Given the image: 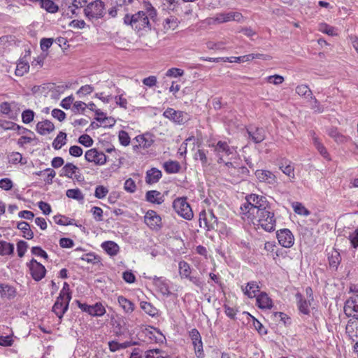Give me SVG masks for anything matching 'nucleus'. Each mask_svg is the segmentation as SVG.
Returning <instances> with one entry per match:
<instances>
[{"label": "nucleus", "instance_id": "obj_47", "mask_svg": "<svg viewBox=\"0 0 358 358\" xmlns=\"http://www.w3.org/2000/svg\"><path fill=\"white\" fill-rule=\"evenodd\" d=\"M34 112L32 110L27 109L22 113V120L24 124H29L34 120Z\"/></svg>", "mask_w": 358, "mask_h": 358}, {"label": "nucleus", "instance_id": "obj_19", "mask_svg": "<svg viewBox=\"0 0 358 358\" xmlns=\"http://www.w3.org/2000/svg\"><path fill=\"white\" fill-rule=\"evenodd\" d=\"M257 305L261 309L271 308L272 300L266 292H261L256 297Z\"/></svg>", "mask_w": 358, "mask_h": 358}, {"label": "nucleus", "instance_id": "obj_16", "mask_svg": "<svg viewBox=\"0 0 358 358\" xmlns=\"http://www.w3.org/2000/svg\"><path fill=\"white\" fill-rule=\"evenodd\" d=\"M242 290L245 295L252 299L258 296L257 293L260 291V287L256 281H250L247 283L245 287H242Z\"/></svg>", "mask_w": 358, "mask_h": 358}, {"label": "nucleus", "instance_id": "obj_43", "mask_svg": "<svg viewBox=\"0 0 358 358\" xmlns=\"http://www.w3.org/2000/svg\"><path fill=\"white\" fill-rule=\"evenodd\" d=\"M80 259L87 263L96 264L100 262L101 258L99 257V256L96 255L94 253L90 252L83 255L81 257Z\"/></svg>", "mask_w": 358, "mask_h": 358}, {"label": "nucleus", "instance_id": "obj_48", "mask_svg": "<svg viewBox=\"0 0 358 358\" xmlns=\"http://www.w3.org/2000/svg\"><path fill=\"white\" fill-rule=\"evenodd\" d=\"M96 120L103 124L104 127H111L115 124V120L112 117H96Z\"/></svg>", "mask_w": 358, "mask_h": 358}, {"label": "nucleus", "instance_id": "obj_40", "mask_svg": "<svg viewBox=\"0 0 358 358\" xmlns=\"http://www.w3.org/2000/svg\"><path fill=\"white\" fill-rule=\"evenodd\" d=\"M296 92L305 98H313L312 91L306 85H300L296 87Z\"/></svg>", "mask_w": 358, "mask_h": 358}, {"label": "nucleus", "instance_id": "obj_50", "mask_svg": "<svg viewBox=\"0 0 358 358\" xmlns=\"http://www.w3.org/2000/svg\"><path fill=\"white\" fill-rule=\"evenodd\" d=\"M87 3V0H73L72 3V6L69 8H71V11L72 15H78V13H76V10L83 8Z\"/></svg>", "mask_w": 358, "mask_h": 358}, {"label": "nucleus", "instance_id": "obj_27", "mask_svg": "<svg viewBox=\"0 0 358 358\" xmlns=\"http://www.w3.org/2000/svg\"><path fill=\"white\" fill-rule=\"evenodd\" d=\"M101 248L110 256L116 255L120 250L119 245L114 241H111L102 243Z\"/></svg>", "mask_w": 358, "mask_h": 358}, {"label": "nucleus", "instance_id": "obj_13", "mask_svg": "<svg viewBox=\"0 0 358 358\" xmlns=\"http://www.w3.org/2000/svg\"><path fill=\"white\" fill-rule=\"evenodd\" d=\"M144 221L151 229L159 230L162 227V218L155 210H148L144 217Z\"/></svg>", "mask_w": 358, "mask_h": 358}, {"label": "nucleus", "instance_id": "obj_60", "mask_svg": "<svg viewBox=\"0 0 358 358\" xmlns=\"http://www.w3.org/2000/svg\"><path fill=\"white\" fill-rule=\"evenodd\" d=\"M13 186V182L10 178H2L0 180V188L8 191L12 189Z\"/></svg>", "mask_w": 358, "mask_h": 358}, {"label": "nucleus", "instance_id": "obj_53", "mask_svg": "<svg viewBox=\"0 0 358 358\" xmlns=\"http://www.w3.org/2000/svg\"><path fill=\"white\" fill-rule=\"evenodd\" d=\"M319 30L323 33H325L329 36L336 35L335 28L326 24L322 23L320 24Z\"/></svg>", "mask_w": 358, "mask_h": 358}, {"label": "nucleus", "instance_id": "obj_63", "mask_svg": "<svg viewBox=\"0 0 358 358\" xmlns=\"http://www.w3.org/2000/svg\"><path fill=\"white\" fill-rule=\"evenodd\" d=\"M29 69V66L27 64L19 63L17 65L15 70L16 76H23L24 73H27Z\"/></svg>", "mask_w": 358, "mask_h": 358}, {"label": "nucleus", "instance_id": "obj_22", "mask_svg": "<svg viewBox=\"0 0 358 358\" xmlns=\"http://www.w3.org/2000/svg\"><path fill=\"white\" fill-rule=\"evenodd\" d=\"M145 199L150 203L156 204H161L164 201L162 193L157 190L148 191L145 194Z\"/></svg>", "mask_w": 358, "mask_h": 358}, {"label": "nucleus", "instance_id": "obj_64", "mask_svg": "<svg viewBox=\"0 0 358 358\" xmlns=\"http://www.w3.org/2000/svg\"><path fill=\"white\" fill-rule=\"evenodd\" d=\"M349 240L354 248L358 247V228L349 235Z\"/></svg>", "mask_w": 358, "mask_h": 358}, {"label": "nucleus", "instance_id": "obj_31", "mask_svg": "<svg viewBox=\"0 0 358 358\" xmlns=\"http://www.w3.org/2000/svg\"><path fill=\"white\" fill-rule=\"evenodd\" d=\"M164 168L168 173H176L180 171L181 166L176 161H169L164 164Z\"/></svg>", "mask_w": 358, "mask_h": 358}, {"label": "nucleus", "instance_id": "obj_46", "mask_svg": "<svg viewBox=\"0 0 358 358\" xmlns=\"http://www.w3.org/2000/svg\"><path fill=\"white\" fill-rule=\"evenodd\" d=\"M4 129H8V130H16V129H22V133H30L31 134H34V132L31 131V130L27 129V128H24L22 126H20L18 125L17 124L15 123V122H8L6 123V125L4 127Z\"/></svg>", "mask_w": 358, "mask_h": 358}, {"label": "nucleus", "instance_id": "obj_21", "mask_svg": "<svg viewBox=\"0 0 358 358\" xmlns=\"http://www.w3.org/2000/svg\"><path fill=\"white\" fill-rule=\"evenodd\" d=\"M55 129L54 124L50 120H45L39 122L36 124V131L41 135L50 134Z\"/></svg>", "mask_w": 358, "mask_h": 358}, {"label": "nucleus", "instance_id": "obj_49", "mask_svg": "<svg viewBox=\"0 0 358 358\" xmlns=\"http://www.w3.org/2000/svg\"><path fill=\"white\" fill-rule=\"evenodd\" d=\"M215 21L219 23H224L232 21L231 12L217 13L215 17Z\"/></svg>", "mask_w": 358, "mask_h": 358}, {"label": "nucleus", "instance_id": "obj_52", "mask_svg": "<svg viewBox=\"0 0 358 358\" xmlns=\"http://www.w3.org/2000/svg\"><path fill=\"white\" fill-rule=\"evenodd\" d=\"M28 248V244L24 241H19L17 243V255L20 257H24Z\"/></svg>", "mask_w": 358, "mask_h": 358}, {"label": "nucleus", "instance_id": "obj_18", "mask_svg": "<svg viewBox=\"0 0 358 358\" xmlns=\"http://www.w3.org/2000/svg\"><path fill=\"white\" fill-rule=\"evenodd\" d=\"M154 285L157 288V290L164 296H170L171 292L169 290V283L166 280L162 278L155 277L154 278Z\"/></svg>", "mask_w": 358, "mask_h": 358}, {"label": "nucleus", "instance_id": "obj_57", "mask_svg": "<svg viewBox=\"0 0 358 358\" xmlns=\"http://www.w3.org/2000/svg\"><path fill=\"white\" fill-rule=\"evenodd\" d=\"M22 155L20 153V152H12L10 154V155L9 156V161L12 163V164H17V163H21L22 164H26V161L25 162H22Z\"/></svg>", "mask_w": 358, "mask_h": 358}, {"label": "nucleus", "instance_id": "obj_29", "mask_svg": "<svg viewBox=\"0 0 358 358\" xmlns=\"http://www.w3.org/2000/svg\"><path fill=\"white\" fill-rule=\"evenodd\" d=\"M280 169L290 178H294V166L288 159H282L279 164Z\"/></svg>", "mask_w": 358, "mask_h": 358}, {"label": "nucleus", "instance_id": "obj_28", "mask_svg": "<svg viewBox=\"0 0 358 358\" xmlns=\"http://www.w3.org/2000/svg\"><path fill=\"white\" fill-rule=\"evenodd\" d=\"M17 228L22 232V236L24 238L30 240L34 238V232L31 229L30 225L28 222L24 221L20 222L17 224Z\"/></svg>", "mask_w": 358, "mask_h": 358}, {"label": "nucleus", "instance_id": "obj_44", "mask_svg": "<svg viewBox=\"0 0 358 358\" xmlns=\"http://www.w3.org/2000/svg\"><path fill=\"white\" fill-rule=\"evenodd\" d=\"M292 207L294 208V212L296 214L301 215H305L308 216L310 214V211L306 209L302 203L299 202H294L292 203Z\"/></svg>", "mask_w": 358, "mask_h": 358}, {"label": "nucleus", "instance_id": "obj_6", "mask_svg": "<svg viewBox=\"0 0 358 358\" xmlns=\"http://www.w3.org/2000/svg\"><path fill=\"white\" fill-rule=\"evenodd\" d=\"M104 9V3L101 0H96L86 6L84 13L89 20L99 19L103 17Z\"/></svg>", "mask_w": 358, "mask_h": 358}, {"label": "nucleus", "instance_id": "obj_17", "mask_svg": "<svg viewBox=\"0 0 358 358\" xmlns=\"http://www.w3.org/2000/svg\"><path fill=\"white\" fill-rule=\"evenodd\" d=\"M17 295L16 289L8 284H0V296L8 300L14 299Z\"/></svg>", "mask_w": 358, "mask_h": 358}, {"label": "nucleus", "instance_id": "obj_7", "mask_svg": "<svg viewBox=\"0 0 358 358\" xmlns=\"http://www.w3.org/2000/svg\"><path fill=\"white\" fill-rule=\"evenodd\" d=\"M163 116L179 125L185 124L191 118L190 115L187 113L181 110H176L171 108H168L163 113Z\"/></svg>", "mask_w": 358, "mask_h": 358}, {"label": "nucleus", "instance_id": "obj_55", "mask_svg": "<svg viewBox=\"0 0 358 358\" xmlns=\"http://www.w3.org/2000/svg\"><path fill=\"white\" fill-rule=\"evenodd\" d=\"M108 193V188L102 185H99L95 189L94 196L98 199H103L107 195Z\"/></svg>", "mask_w": 358, "mask_h": 358}, {"label": "nucleus", "instance_id": "obj_5", "mask_svg": "<svg viewBox=\"0 0 358 358\" xmlns=\"http://www.w3.org/2000/svg\"><path fill=\"white\" fill-rule=\"evenodd\" d=\"M173 208L178 215L185 220H191L194 217L193 211L186 197H178L174 199Z\"/></svg>", "mask_w": 358, "mask_h": 358}, {"label": "nucleus", "instance_id": "obj_51", "mask_svg": "<svg viewBox=\"0 0 358 358\" xmlns=\"http://www.w3.org/2000/svg\"><path fill=\"white\" fill-rule=\"evenodd\" d=\"M136 140L138 142V145L144 148L150 147L153 142L152 140L147 139L144 136H138Z\"/></svg>", "mask_w": 358, "mask_h": 358}, {"label": "nucleus", "instance_id": "obj_39", "mask_svg": "<svg viewBox=\"0 0 358 358\" xmlns=\"http://www.w3.org/2000/svg\"><path fill=\"white\" fill-rule=\"evenodd\" d=\"M78 167L72 163H67L62 168V173L61 176H65L69 178H72L76 171L78 170Z\"/></svg>", "mask_w": 358, "mask_h": 358}, {"label": "nucleus", "instance_id": "obj_36", "mask_svg": "<svg viewBox=\"0 0 358 358\" xmlns=\"http://www.w3.org/2000/svg\"><path fill=\"white\" fill-rule=\"evenodd\" d=\"M66 134L60 131L59 134L57 136V137L55 138V140L52 142V147L55 150H59L62 148L63 145L66 144Z\"/></svg>", "mask_w": 358, "mask_h": 358}, {"label": "nucleus", "instance_id": "obj_59", "mask_svg": "<svg viewBox=\"0 0 358 358\" xmlns=\"http://www.w3.org/2000/svg\"><path fill=\"white\" fill-rule=\"evenodd\" d=\"M124 188L127 192L134 193L136 189V185L131 178H129L125 181Z\"/></svg>", "mask_w": 358, "mask_h": 358}, {"label": "nucleus", "instance_id": "obj_38", "mask_svg": "<svg viewBox=\"0 0 358 358\" xmlns=\"http://www.w3.org/2000/svg\"><path fill=\"white\" fill-rule=\"evenodd\" d=\"M329 135L333 138L336 142L343 143L347 141V137L338 132L336 128H331L328 132Z\"/></svg>", "mask_w": 358, "mask_h": 358}, {"label": "nucleus", "instance_id": "obj_32", "mask_svg": "<svg viewBox=\"0 0 358 358\" xmlns=\"http://www.w3.org/2000/svg\"><path fill=\"white\" fill-rule=\"evenodd\" d=\"M140 306L148 315L155 317L158 314V310L150 302L141 301Z\"/></svg>", "mask_w": 358, "mask_h": 358}, {"label": "nucleus", "instance_id": "obj_30", "mask_svg": "<svg viewBox=\"0 0 358 358\" xmlns=\"http://www.w3.org/2000/svg\"><path fill=\"white\" fill-rule=\"evenodd\" d=\"M117 301L126 313H131L134 310V304L124 296H119Z\"/></svg>", "mask_w": 358, "mask_h": 358}, {"label": "nucleus", "instance_id": "obj_54", "mask_svg": "<svg viewBox=\"0 0 358 358\" xmlns=\"http://www.w3.org/2000/svg\"><path fill=\"white\" fill-rule=\"evenodd\" d=\"M119 141L121 145L127 146L130 143V137L128 133L124 130H121L118 135Z\"/></svg>", "mask_w": 358, "mask_h": 358}, {"label": "nucleus", "instance_id": "obj_45", "mask_svg": "<svg viewBox=\"0 0 358 358\" xmlns=\"http://www.w3.org/2000/svg\"><path fill=\"white\" fill-rule=\"evenodd\" d=\"M58 297H59V299H64L65 301L70 302L71 299V292L69 290V285L67 282L64 283Z\"/></svg>", "mask_w": 358, "mask_h": 358}, {"label": "nucleus", "instance_id": "obj_24", "mask_svg": "<svg viewBox=\"0 0 358 358\" xmlns=\"http://www.w3.org/2000/svg\"><path fill=\"white\" fill-rule=\"evenodd\" d=\"M162 171L157 168H152L146 172L145 182L148 184H153L157 182L162 178Z\"/></svg>", "mask_w": 358, "mask_h": 358}, {"label": "nucleus", "instance_id": "obj_25", "mask_svg": "<svg viewBox=\"0 0 358 358\" xmlns=\"http://www.w3.org/2000/svg\"><path fill=\"white\" fill-rule=\"evenodd\" d=\"M328 259L330 267L337 269L341 261L340 252L333 248L331 252H328Z\"/></svg>", "mask_w": 358, "mask_h": 358}, {"label": "nucleus", "instance_id": "obj_34", "mask_svg": "<svg viewBox=\"0 0 358 358\" xmlns=\"http://www.w3.org/2000/svg\"><path fill=\"white\" fill-rule=\"evenodd\" d=\"M313 144L320 154L325 159H330L329 155L324 146V145L320 141L319 138L317 136L313 137Z\"/></svg>", "mask_w": 358, "mask_h": 358}, {"label": "nucleus", "instance_id": "obj_14", "mask_svg": "<svg viewBox=\"0 0 358 358\" xmlns=\"http://www.w3.org/2000/svg\"><path fill=\"white\" fill-rule=\"evenodd\" d=\"M255 176L261 182H266L270 185H274L276 182L275 176L268 170H257Z\"/></svg>", "mask_w": 358, "mask_h": 358}, {"label": "nucleus", "instance_id": "obj_26", "mask_svg": "<svg viewBox=\"0 0 358 358\" xmlns=\"http://www.w3.org/2000/svg\"><path fill=\"white\" fill-rule=\"evenodd\" d=\"M295 296L298 301V307L299 311L305 315L309 314V306H310V301L303 299L301 293H296Z\"/></svg>", "mask_w": 358, "mask_h": 358}, {"label": "nucleus", "instance_id": "obj_42", "mask_svg": "<svg viewBox=\"0 0 358 358\" xmlns=\"http://www.w3.org/2000/svg\"><path fill=\"white\" fill-rule=\"evenodd\" d=\"M66 194L69 198L77 201H83L84 199V195L78 188L68 189Z\"/></svg>", "mask_w": 358, "mask_h": 358}, {"label": "nucleus", "instance_id": "obj_8", "mask_svg": "<svg viewBox=\"0 0 358 358\" xmlns=\"http://www.w3.org/2000/svg\"><path fill=\"white\" fill-rule=\"evenodd\" d=\"M76 302L83 312L87 313L92 316L100 317L106 313V309L101 303H96L94 305L90 306L87 303H81L78 300Z\"/></svg>", "mask_w": 358, "mask_h": 358}, {"label": "nucleus", "instance_id": "obj_15", "mask_svg": "<svg viewBox=\"0 0 358 358\" xmlns=\"http://www.w3.org/2000/svg\"><path fill=\"white\" fill-rule=\"evenodd\" d=\"M69 301H65L64 299L57 298L55 304L52 306V311L61 320L64 314L69 308Z\"/></svg>", "mask_w": 358, "mask_h": 358}, {"label": "nucleus", "instance_id": "obj_58", "mask_svg": "<svg viewBox=\"0 0 358 358\" xmlns=\"http://www.w3.org/2000/svg\"><path fill=\"white\" fill-rule=\"evenodd\" d=\"M266 80L268 83L275 85H280L284 82V78L282 76L278 74L268 76Z\"/></svg>", "mask_w": 358, "mask_h": 358}, {"label": "nucleus", "instance_id": "obj_33", "mask_svg": "<svg viewBox=\"0 0 358 358\" xmlns=\"http://www.w3.org/2000/svg\"><path fill=\"white\" fill-rule=\"evenodd\" d=\"M14 252V245L4 241H0V255H9Z\"/></svg>", "mask_w": 358, "mask_h": 358}, {"label": "nucleus", "instance_id": "obj_4", "mask_svg": "<svg viewBox=\"0 0 358 358\" xmlns=\"http://www.w3.org/2000/svg\"><path fill=\"white\" fill-rule=\"evenodd\" d=\"M199 222L200 227L205 229L207 231L216 230L217 228V218L212 210H201L199 213Z\"/></svg>", "mask_w": 358, "mask_h": 358}, {"label": "nucleus", "instance_id": "obj_3", "mask_svg": "<svg viewBox=\"0 0 358 358\" xmlns=\"http://www.w3.org/2000/svg\"><path fill=\"white\" fill-rule=\"evenodd\" d=\"M253 217V223L255 220L257 222V224L260 226L265 231L271 232L275 230V218L274 213L271 210L270 206L268 208L260 210L259 213L255 215Z\"/></svg>", "mask_w": 358, "mask_h": 358}, {"label": "nucleus", "instance_id": "obj_61", "mask_svg": "<svg viewBox=\"0 0 358 358\" xmlns=\"http://www.w3.org/2000/svg\"><path fill=\"white\" fill-rule=\"evenodd\" d=\"M31 253L34 255L40 256L44 258L45 259H48V255L47 252L39 246L33 247L31 248Z\"/></svg>", "mask_w": 358, "mask_h": 358}, {"label": "nucleus", "instance_id": "obj_1", "mask_svg": "<svg viewBox=\"0 0 358 358\" xmlns=\"http://www.w3.org/2000/svg\"><path fill=\"white\" fill-rule=\"evenodd\" d=\"M246 202L241 206V214L253 220L255 215L263 209L268 208L269 203L266 197L256 194H250L245 197Z\"/></svg>", "mask_w": 358, "mask_h": 358}, {"label": "nucleus", "instance_id": "obj_35", "mask_svg": "<svg viewBox=\"0 0 358 358\" xmlns=\"http://www.w3.org/2000/svg\"><path fill=\"white\" fill-rule=\"evenodd\" d=\"M145 353V358H172L166 352L159 349L150 350Z\"/></svg>", "mask_w": 358, "mask_h": 358}, {"label": "nucleus", "instance_id": "obj_20", "mask_svg": "<svg viewBox=\"0 0 358 358\" xmlns=\"http://www.w3.org/2000/svg\"><path fill=\"white\" fill-rule=\"evenodd\" d=\"M249 137L255 143H259L262 142L265 138V131L262 127H256L255 131L248 129Z\"/></svg>", "mask_w": 358, "mask_h": 358}, {"label": "nucleus", "instance_id": "obj_2", "mask_svg": "<svg viewBox=\"0 0 358 358\" xmlns=\"http://www.w3.org/2000/svg\"><path fill=\"white\" fill-rule=\"evenodd\" d=\"M124 24L131 26L135 31H139L148 27L150 29L148 17L145 11L141 10L135 14H126L124 17Z\"/></svg>", "mask_w": 358, "mask_h": 358}, {"label": "nucleus", "instance_id": "obj_62", "mask_svg": "<svg viewBox=\"0 0 358 358\" xmlns=\"http://www.w3.org/2000/svg\"><path fill=\"white\" fill-rule=\"evenodd\" d=\"M53 43V39L50 38H43L41 40L40 45L43 51H47Z\"/></svg>", "mask_w": 358, "mask_h": 358}, {"label": "nucleus", "instance_id": "obj_11", "mask_svg": "<svg viewBox=\"0 0 358 358\" xmlns=\"http://www.w3.org/2000/svg\"><path fill=\"white\" fill-rule=\"evenodd\" d=\"M276 236L279 244L284 248H289L294 245V236L288 229H282L277 231Z\"/></svg>", "mask_w": 358, "mask_h": 358}, {"label": "nucleus", "instance_id": "obj_37", "mask_svg": "<svg viewBox=\"0 0 358 358\" xmlns=\"http://www.w3.org/2000/svg\"><path fill=\"white\" fill-rule=\"evenodd\" d=\"M41 7L45 9L48 12L55 13L57 12L59 8L52 0H40Z\"/></svg>", "mask_w": 358, "mask_h": 358}, {"label": "nucleus", "instance_id": "obj_56", "mask_svg": "<svg viewBox=\"0 0 358 358\" xmlns=\"http://www.w3.org/2000/svg\"><path fill=\"white\" fill-rule=\"evenodd\" d=\"M78 142L85 147H90L92 145L94 141L87 134H83L78 138Z\"/></svg>", "mask_w": 358, "mask_h": 358}, {"label": "nucleus", "instance_id": "obj_41", "mask_svg": "<svg viewBox=\"0 0 358 358\" xmlns=\"http://www.w3.org/2000/svg\"><path fill=\"white\" fill-rule=\"evenodd\" d=\"M179 273L181 278H188L191 275V268L189 264L185 261L180 262Z\"/></svg>", "mask_w": 358, "mask_h": 358}, {"label": "nucleus", "instance_id": "obj_10", "mask_svg": "<svg viewBox=\"0 0 358 358\" xmlns=\"http://www.w3.org/2000/svg\"><path fill=\"white\" fill-rule=\"evenodd\" d=\"M27 266L30 270L32 278L36 281H39L45 277L46 269L43 265L38 262L35 259H32Z\"/></svg>", "mask_w": 358, "mask_h": 358}, {"label": "nucleus", "instance_id": "obj_9", "mask_svg": "<svg viewBox=\"0 0 358 358\" xmlns=\"http://www.w3.org/2000/svg\"><path fill=\"white\" fill-rule=\"evenodd\" d=\"M344 313L348 317L358 320V294H354L345 301Z\"/></svg>", "mask_w": 358, "mask_h": 358}, {"label": "nucleus", "instance_id": "obj_23", "mask_svg": "<svg viewBox=\"0 0 358 358\" xmlns=\"http://www.w3.org/2000/svg\"><path fill=\"white\" fill-rule=\"evenodd\" d=\"M213 146L217 155H220L222 153L230 155L233 153L234 148H231L225 141H219L215 145H213Z\"/></svg>", "mask_w": 358, "mask_h": 358}, {"label": "nucleus", "instance_id": "obj_12", "mask_svg": "<svg viewBox=\"0 0 358 358\" xmlns=\"http://www.w3.org/2000/svg\"><path fill=\"white\" fill-rule=\"evenodd\" d=\"M85 158L87 162H94L96 165H103L107 161L106 155L95 148L87 150L85 152Z\"/></svg>", "mask_w": 358, "mask_h": 358}]
</instances>
